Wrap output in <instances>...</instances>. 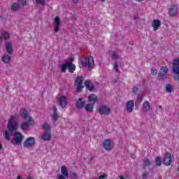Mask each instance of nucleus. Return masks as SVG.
Instances as JSON below:
<instances>
[{"label": "nucleus", "instance_id": "c85d7f7f", "mask_svg": "<svg viewBox=\"0 0 179 179\" xmlns=\"http://www.w3.org/2000/svg\"><path fill=\"white\" fill-rule=\"evenodd\" d=\"M69 67V62H66L62 65L61 72L62 73H65L66 72V69Z\"/></svg>", "mask_w": 179, "mask_h": 179}, {"label": "nucleus", "instance_id": "8fccbe9b", "mask_svg": "<svg viewBox=\"0 0 179 179\" xmlns=\"http://www.w3.org/2000/svg\"><path fill=\"white\" fill-rule=\"evenodd\" d=\"M137 2H142L143 0H136Z\"/></svg>", "mask_w": 179, "mask_h": 179}, {"label": "nucleus", "instance_id": "58836bf2", "mask_svg": "<svg viewBox=\"0 0 179 179\" xmlns=\"http://www.w3.org/2000/svg\"><path fill=\"white\" fill-rule=\"evenodd\" d=\"M118 63L117 62H115L114 64V68H115V70L116 71V72H120V70L118 69Z\"/></svg>", "mask_w": 179, "mask_h": 179}, {"label": "nucleus", "instance_id": "ea45409f", "mask_svg": "<svg viewBox=\"0 0 179 179\" xmlns=\"http://www.w3.org/2000/svg\"><path fill=\"white\" fill-rule=\"evenodd\" d=\"M107 178V174H102L99 176L98 179H105Z\"/></svg>", "mask_w": 179, "mask_h": 179}, {"label": "nucleus", "instance_id": "f3484780", "mask_svg": "<svg viewBox=\"0 0 179 179\" xmlns=\"http://www.w3.org/2000/svg\"><path fill=\"white\" fill-rule=\"evenodd\" d=\"M59 104L61 106L62 108H65V107H66L68 102H66V97H65V96L62 95L59 98Z\"/></svg>", "mask_w": 179, "mask_h": 179}, {"label": "nucleus", "instance_id": "423d86ee", "mask_svg": "<svg viewBox=\"0 0 179 179\" xmlns=\"http://www.w3.org/2000/svg\"><path fill=\"white\" fill-rule=\"evenodd\" d=\"M23 134L20 132H15L14 134L13 141L11 142L13 145H22V142L23 141Z\"/></svg>", "mask_w": 179, "mask_h": 179}, {"label": "nucleus", "instance_id": "de8ad7c7", "mask_svg": "<svg viewBox=\"0 0 179 179\" xmlns=\"http://www.w3.org/2000/svg\"><path fill=\"white\" fill-rule=\"evenodd\" d=\"M69 61H70V62H72V61H73V59L71 58V57H70V58H69Z\"/></svg>", "mask_w": 179, "mask_h": 179}, {"label": "nucleus", "instance_id": "37998d69", "mask_svg": "<svg viewBox=\"0 0 179 179\" xmlns=\"http://www.w3.org/2000/svg\"><path fill=\"white\" fill-rule=\"evenodd\" d=\"M59 31V25H55V32L58 33Z\"/></svg>", "mask_w": 179, "mask_h": 179}, {"label": "nucleus", "instance_id": "c03bdc74", "mask_svg": "<svg viewBox=\"0 0 179 179\" xmlns=\"http://www.w3.org/2000/svg\"><path fill=\"white\" fill-rule=\"evenodd\" d=\"M57 179H66L65 176L64 175H58Z\"/></svg>", "mask_w": 179, "mask_h": 179}, {"label": "nucleus", "instance_id": "5701e85b", "mask_svg": "<svg viewBox=\"0 0 179 179\" xmlns=\"http://www.w3.org/2000/svg\"><path fill=\"white\" fill-rule=\"evenodd\" d=\"M94 108V105L93 103H87L85 105V111L87 113L93 112V108Z\"/></svg>", "mask_w": 179, "mask_h": 179}, {"label": "nucleus", "instance_id": "bb28decb", "mask_svg": "<svg viewBox=\"0 0 179 179\" xmlns=\"http://www.w3.org/2000/svg\"><path fill=\"white\" fill-rule=\"evenodd\" d=\"M19 8H20V6L17 3H13L11 5V10H13V12L19 10Z\"/></svg>", "mask_w": 179, "mask_h": 179}, {"label": "nucleus", "instance_id": "a19ab883", "mask_svg": "<svg viewBox=\"0 0 179 179\" xmlns=\"http://www.w3.org/2000/svg\"><path fill=\"white\" fill-rule=\"evenodd\" d=\"M152 75H157V70L151 69Z\"/></svg>", "mask_w": 179, "mask_h": 179}, {"label": "nucleus", "instance_id": "49530a36", "mask_svg": "<svg viewBox=\"0 0 179 179\" xmlns=\"http://www.w3.org/2000/svg\"><path fill=\"white\" fill-rule=\"evenodd\" d=\"M73 2L74 3H78V2H79V1H78V0H73Z\"/></svg>", "mask_w": 179, "mask_h": 179}, {"label": "nucleus", "instance_id": "09e8293b", "mask_svg": "<svg viewBox=\"0 0 179 179\" xmlns=\"http://www.w3.org/2000/svg\"><path fill=\"white\" fill-rule=\"evenodd\" d=\"M2 150V144H1V143H0V150Z\"/></svg>", "mask_w": 179, "mask_h": 179}, {"label": "nucleus", "instance_id": "a878e982", "mask_svg": "<svg viewBox=\"0 0 179 179\" xmlns=\"http://www.w3.org/2000/svg\"><path fill=\"white\" fill-rule=\"evenodd\" d=\"M61 173L64 176V177H69V174L68 173V169H66V166H63L61 168Z\"/></svg>", "mask_w": 179, "mask_h": 179}, {"label": "nucleus", "instance_id": "1a4fd4ad", "mask_svg": "<svg viewBox=\"0 0 179 179\" xmlns=\"http://www.w3.org/2000/svg\"><path fill=\"white\" fill-rule=\"evenodd\" d=\"M35 143H36V138H34V137H29L27 138L24 142V147L31 148L32 146H34Z\"/></svg>", "mask_w": 179, "mask_h": 179}, {"label": "nucleus", "instance_id": "dca6fc26", "mask_svg": "<svg viewBox=\"0 0 179 179\" xmlns=\"http://www.w3.org/2000/svg\"><path fill=\"white\" fill-rule=\"evenodd\" d=\"M6 47V51L8 53V55H10L13 54V46L12 45V43L10 42H6L5 43Z\"/></svg>", "mask_w": 179, "mask_h": 179}, {"label": "nucleus", "instance_id": "a211bd4d", "mask_svg": "<svg viewBox=\"0 0 179 179\" xmlns=\"http://www.w3.org/2000/svg\"><path fill=\"white\" fill-rule=\"evenodd\" d=\"M51 131H46L45 134L41 135L42 141H51Z\"/></svg>", "mask_w": 179, "mask_h": 179}, {"label": "nucleus", "instance_id": "6e6552de", "mask_svg": "<svg viewBox=\"0 0 179 179\" xmlns=\"http://www.w3.org/2000/svg\"><path fill=\"white\" fill-rule=\"evenodd\" d=\"M98 113L101 115H110L111 113V109L106 106H102L99 108Z\"/></svg>", "mask_w": 179, "mask_h": 179}, {"label": "nucleus", "instance_id": "603ef678", "mask_svg": "<svg viewBox=\"0 0 179 179\" xmlns=\"http://www.w3.org/2000/svg\"><path fill=\"white\" fill-rule=\"evenodd\" d=\"M162 106H159V108H162Z\"/></svg>", "mask_w": 179, "mask_h": 179}, {"label": "nucleus", "instance_id": "b1692460", "mask_svg": "<svg viewBox=\"0 0 179 179\" xmlns=\"http://www.w3.org/2000/svg\"><path fill=\"white\" fill-rule=\"evenodd\" d=\"M69 72H71V73H73L76 70V66L75 64H72V62H69Z\"/></svg>", "mask_w": 179, "mask_h": 179}, {"label": "nucleus", "instance_id": "393cba45", "mask_svg": "<svg viewBox=\"0 0 179 179\" xmlns=\"http://www.w3.org/2000/svg\"><path fill=\"white\" fill-rule=\"evenodd\" d=\"M143 109L144 111H150V103L145 101L143 104Z\"/></svg>", "mask_w": 179, "mask_h": 179}, {"label": "nucleus", "instance_id": "f8f14e48", "mask_svg": "<svg viewBox=\"0 0 179 179\" xmlns=\"http://www.w3.org/2000/svg\"><path fill=\"white\" fill-rule=\"evenodd\" d=\"M86 105V99L84 98H79L78 100L76 103V107L78 110H82Z\"/></svg>", "mask_w": 179, "mask_h": 179}, {"label": "nucleus", "instance_id": "f03ea898", "mask_svg": "<svg viewBox=\"0 0 179 179\" xmlns=\"http://www.w3.org/2000/svg\"><path fill=\"white\" fill-rule=\"evenodd\" d=\"M20 115L22 118V120L25 121L27 120V122H24L20 124V128L22 131H27V129H29V127L34 124V120H33L31 116H30L29 112L26 110V108H22L20 110Z\"/></svg>", "mask_w": 179, "mask_h": 179}, {"label": "nucleus", "instance_id": "2eb2a0df", "mask_svg": "<svg viewBox=\"0 0 179 179\" xmlns=\"http://www.w3.org/2000/svg\"><path fill=\"white\" fill-rule=\"evenodd\" d=\"M103 149L105 150H107L108 152H110L111 149H113V146L111 145V140L107 139L103 141Z\"/></svg>", "mask_w": 179, "mask_h": 179}, {"label": "nucleus", "instance_id": "c9c22d12", "mask_svg": "<svg viewBox=\"0 0 179 179\" xmlns=\"http://www.w3.org/2000/svg\"><path fill=\"white\" fill-rule=\"evenodd\" d=\"M144 166L145 167H148V166H150V161H149V159H145Z\"/></svg>", "mask_w": 179, "mask_h": 179}, {"label": "nucleus", "instance_id": "a18cd8bd", "mask_svg": "<svg viewBox=\"0 0 179 179\" xmlns=\"http://www.w3.org/2000/svg\"><path fill=\"white\" fill-rule=\"evenodd\" d=\"M146 177H148V173H145L143 174V178H146Z\"/></svg>", "mask_w": 179, "mask_h": 179}, {"label": "nucleus", "instance_id": "39448f33", "mask_svg": "<svg viewBox=\"0 0 179 179\" xmlns=\"http://www.w3.org/2000/svg\"><path fill=\"white\" fill-rule=\"evenodd\" d=\"M83 77L78 76L75 80V85L76 86V92L77 93H82L83 92Z\"/></svg>", "mask_w": 179, "mask_h": 179}, {"label": "nucleus", "instance_id": "f704fd0d", "mask_svg": "<svg viewBox=\"0 0 179 179\" xmlns=\"http://www.w3.org/2000/svg\"><path fill=\"white\" fill-rule=\"evenodd\" d=\"M112 58H114L115 59H118V58H120V57H118V55H117L116 52H113L112 53Z\"/></svg>", "mask_w": 179, "mask_h": 179}, {"label": "nucleus", "instance_id": "6ab92c4d", "mask_svg": "<svg viewBox=\"0 0 179 179\" xmlns=\"http://www.w3.org/2000/svg\"><path fill=\"white\" fill-rule=\"evenodd\" d=\"M88 100L91 104H93L94 106V104H96V103H97V100H99V99L97 98L96 94H91L88 96Z\"/></svg>", "mask_w": 179, "mask_h": 179}, {"label": "nucleus", "instance_id": "ddd939ff", "mask_svg": "<svg viewBox=\"0 0 179 179\" xmlns=\"http://www.w3.org/2000/svg\"><path fill=\"white\" fill-rule=\"evenodd\" d=\"M161 26L162 22L159 21V20L155 19L152 20V27L153 28V31H157Z\"/></svg>", "mask_w": 179, "mask_h": 179}, {"label": "nucleus", "instance_id": "9d476101", "mask_svg": "<svg viewBox=\"0 0 179 179\" xmlns=\"http://www.w3.org/2000/svg\"><path fill=\"white\" fill-rule=\"evenodd\" d=\"M167 72H169V68L167 66H162L159 70V73L158 74V79H164V78H166Z\"/></svg>", "mask_w": 179, "mask_h": 179}, {"label": "nucleus", "instance_id": "3c124183", "mask_svg": "<svg viewBox=\"0 0 179 179\" xmlns=\"http://www.w3.org/2000/svg\"><path fill=\"white\" fill-rule=\"evenodd\" d=\"M27 179H33L31 177H28Z\"/></svg>", "mask_w": 179, "mask_h": 179}, {"label": "nucleus", "instance_id": "9b49d317", "mask_svg": "<svg viewBox=\"0 0 179 179\" xmlns=\"http://www.w3.org/2000/svg\"><path fill=\"white\" fill-rule=\"evenodd\" d=\"M163 163L165 166H170L173 163V158H171V154L170 152L165 154Z\"/></svg>", "mask_w": 179, "mask_h": 179}, {"label": "nucleus", "instance_id": "7c9ffc66", "mask_svg": "<svg viewBox=\"0 0 179 179\" xmlns=\"http://www.w3.org/2000/svg\"><path fill=\"white\" fill-rule=\"evenodd\" d=\"M54 23L57 26L61 25V20L59 19V17H58V16L55 17Z\"/></svg>", "mask_w": 179, "mask_h": 179}, {"label": "nucleus", "instance_id": "79ce46f5", "mask_svg": "<svg viewBox=\"0 0 179 179\" xmlns=\"http://www.w3.org/2000/svg\"><path fill=\"white\" fill-rule=\"evenodd\" d=\"M138 90L139 89L136 86L133 87V93H138Z\"/></svg>", "mask_w": 179, "mask_h": 179}, {"label": "nucleus", "instance_id": "c756f323", "mask_svg": "<svg viewBox=\"0 0 179 179\" xmlns=\"http://www.w3.org/2000/svg\"><path fill=\"white\" fill-rule=\"evenodd\" d=\"M155 164L156 166H162V157H157L155 159Z\"/></svg>", "mask_w": 179, "mask_h": 179}, {"label": "nucleus", "instance_id": "4468645a", "mask_svg": "<svg viewBox=\"0 0 179 179\" xmlns=\"http://www.w3.org/2000/svg\"><path fill=\"white\" fill-rule=\"evenodd\" d=\"M134 106H135V102L133 100L127 101L126 105L127 113H132V111H134Z\"/></svg>", "mask_w": 179, "mask_h": 179}, {"label": "nucleus", "instance_id": "473e14b6", "mask_svg": "<svg viewBox=\"0 0 179 179\" xmlns=\"http://www.w3.org/2000/svg\"><path fill=\"white\" fill-rule=\"evenodd\" d=\"M1 36L3 37L4 40H8V38L10 37V35L9 34V33L6 31L1 34Z\"/></svg>", "mask_w": 179, "mask_h": 179}, {"label": "nucleus", "instance_id": "20e7f679", "mask_svg": "<svg viewBox=\"0 0 179 179\" xmlns=\"http://www.w3.org/2000/svg\"><path fill=\"white\" fill-rule=\"evenodd\" d=\"M172 69L173 73H176L174 79L176 80H179V58L173 59Z\"/></svg>", "mask_w": 179, "mask_h": 179}, {"label": "nucleus", "instance_id": "4c0bfd02", "mask_svg": "<svg viewBox=\"0 0 179 179\" xmlns=\"http://www.w3.org/2000/svg\"><path fill=\"white\" fill-rule=\"evenodd\" d=\"M18 1L21 3V5H22V6H26V3H27V0H18Z\"/></svg>", "mask_w": 179, "mask_h": 179}, {"label": "nucleus", "instance_id": "e433bc0d", "mask_svg": "<svg viewBox=\"0 0 179 179\" xmlns=\"http://www.w3.org/2000/svg\"><path fill=\"white\" fill-rule=\"evenodd\" d=\"M143 99V97L141 96H138L137 97V99L136 101V103H142V99Z\"/></svg>", "mask_w": 179, "mask_h": 179}, {"label": "nucleus", "instance_id": "4be33fe9", "mask_svg": "<svg viewBox=\"0 0 179 179\" xmlns=\"http://www.w3.org/2000/svg\"><path fill=\"white\" fill-rule=\"evenodd\" d=\"M11 59H12V58L8 54L3 55L1 57V61H2V62H3V64H9V62H10Z\"/></svg>", "mask_w": 179, "mask_h": 179}, {"label": "nucleus", "instance_id": "7ed1b4c3", "mask_svg": "<svg viewBox=\"0 0 179 179\" xmlns=\"http://www.w3.org/2000/svg\"><path fill=\"white\" fill-rule=\"evenodd\" d=\"M80 64L83 69H85L87 72H90L93 68H94V59L93 57L90 55L88 58H86L84 56L80 57Z\"/></svg>", "mask_w": 179, "mask_h": 179}, {"label": "nucleus", "instance_id": "2f4dec72", "mask_svg": "<svg viewBox=\"0 0 179 179\" xmlns=\"http://www.w3.org/2000/svg\"><path fill=\"white\" fill-rule=\"evenodd\" d=\"M166 92H167L168 93H171V92H173V87H171L170 84L166 85Z\"/></svg>", "mask_w": 179, "mask_h": 179}, {"label": "nucleus", "instance_id": "72a5a7b5", "mask_svg": "<svg viewBox=\"0 0 179 179\" xmlns=\"http://www.w3.org/2000/svg\"><path fill=\"white\" fill-rule=\"evenodd\" d=\"M36 3L39 5H42V6H44L45 5V0H36Z\"/></svg>", "mask_w": 179, "mask_h": 179}, {"label": "nucleus", "instance_id": "f257e3e1", "mask_svg": "<svg viewBox=\"0 0 179 179\" xmlns=\"http://www.w3.org/2000/svg\"><path fill=\"white\" fill-rule=\"evenodd\" d=\"M17 117L11 115L7 123V130L5 131L4 138L6 141H10V135L17 131Z\"/></svg>", "mask_w": 179, "mask_h": 179}, {"label": "nucleus", "instance_id": "cd10ccee", "mask_svg": "<svg viewBox=\"0 0 179 179\" xmlns=\"http://www.w3.org/2000/svg\"><path fill=\"white\" fill-rule=\"evenodd\" d=\"M42 129H45L46 132H51V126L45 122L43 124Z\"/></svg>", "mask_w": 179, "mask_h": 179}, {"label": "nucleus", "instance_id": "412c9836", "mask_svg": "<svg viewBox=\"0 0 179 179\" xmlns=\"http://www.w3.org/2000/svg\"><path fill=\"white\" fill-rule=\"evenodd\" d=\"M85 86L87 89V90H90V92H92L94 90V85H93V84H92V82H90V80H85Z\"/></svg>", "mask_w": 179, "mask_h": 179}, {"label": "nucleus", "instance_id": "0eeeda50", "mask_svg": "<svg viewBox=\"0 0 179 179\" xmlns=\"http://www.w3.org/2000/svg\"><path fill=\"white\" fill-rule=\"evenodd\" d=\"M178 13V6L176 4H173L171 6V7L169 9V16H171V17H174L177 16V14Z\"/></svg>", "mask_w": 179, "mask_h": 179}, {"label": "nucleus", "instance_id": "aec40b11", "mask_svg": "<svg viewBox=\"0 0 179 179\" xmlns=\"http://www.w3.org/2000/svg\"><path fill=\"white\" fill-rule=\"evenodd\" d=\"M52 110L53 113L51 115V118L54 122H57V121H58V113L57 112V106H53Z\"/></svg>", "mask_w": 179, "mask_h": 179}]
</instances>
